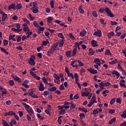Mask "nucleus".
Masks as SVG:
<instances>
[{
    "instance_id": "obj_1",
    "label": "nucleus",
    "mask_w": 126,
    "mask_h": 126,
    "mask_svg": "<svg viewBox=\"0 0 126 126\" xmlns=\"http://www.w3.org/2000/svg\"><path fill=\"white\" fill-rule=\"evenodd\" d=\"M22 104L25 107L27 112H28L30 116H32V115H34V111H33V109H32V108L29 106V105L25 102H22Z\"/></svg>"
},
{
    "instance_id": "obj_2",
    "label": "nucleus",
    "mask_w": 126,
    "mask_h": 126,
    "mask_svg": "<svg viewBox=\"0 0 126 126\" xmlns=\"http://www.w3.org/2000/svg\"><path fill=\"white\" fill-rule=\"evenodd\" d=\"M36 60V57L35 56L32 55L31 57L30 60L29 61V63L31 65H35L36 63H35V61Z\"/></svg>"
},
{
    "instance_id": "obj_3",
    "label": "nucleus",
    "mask_w": 126,
    "mask_h": 126,
    "mask_svg": "<svg viewBox=\"0 0 126 126\" xmlns=\"http://www.w3.org/2000/svg\"><path fill=\"white\" fill-rule=\"evenodd\" d=\"M104 11L110 17H114L115 16L114 14L112 13V11H111L110 8L108 7H105Z\"/></svg>"
},
{
    "instance_id": "obj_4",
    "label": "nucleus",
    "mask_w": 126,
    "mask_h": 126,
    "mask_svg": "<svg viewBox=\"0 0 126 126\" xmlns=\"http://www.w3.org/2000/svg\"><path fill=\"white\" fill-rule=\"evenodd\" d=\"M74 76L75 77L76 83L77 84L78 88L79 89H81V85H80L79 82H78V80H79V76H78L77 73H75Z\"/></svg>"
},
{
    "instance_id": "obj_5",
    "label": "nucleus",
    "mask_w": 126,
    "mask_h": 126,
    "mask_svg": "<svg viewBox=\"0 0 126 126\" xmlns=\"http://www.w3.org/2000/svg\"><path fill=\"white\" fill-rule=\"evenodd\" d=\"M29 6H31L33 8H38V6H39V4H38L36 2H32L29 3Z\"/></svg>"
},
{
    "instance_id": "obj_6",
    "label": "nucleus",
    "mask_w": 126,
    "mask_h": 126,
    "mask_svg": "<svg viewBox=\"0 0 126 126\" xmlns=\"http://www.w3.org/2000/svg\"><path fill=\"white\" fill-rule=\"evenodd\" d=\"M0 13L2 15V22H4V21H5L6 20V18L7 17V14L4 13L2 10H0Z\"/></svg>"
},
{
    "instance_id": "obj_7",
    "label": "nucleus",
    "mask_w": 126,
    "mask_h": 126,
    "mask_svg": "<svg viewBox=\"0 0 126 126\" xmlns=\"http://www.w3.org/2000/svg\"><path fill=\"white\" fill-rule=\"evenodd\" d=\"M94 36H97V37H102V32L101 30H97V31H95L93 33Z\"/></svg>"
},
{
    "instance_id": "obj_8",
    "label": "nucleus",
    "mask_w": 126,
    "mask_h": 126,
    "mask_svg": "<svg viewBox=\"0 0 126 126\" xmlns=\"http://www.w3.org/2000/svg\"><path fill=\"white\" fill-rule=\"evenodd\" d=\"M87 70L92 74H96V73H98V71H97V70L94 69L91 67H90V68H88Z\"/></svg>"
},
{
    "instance_id": "obj_9",
    "label": "nucleus",
    "mask_w": 126,
    "mask_h": 126,
    "mask_svg": "<svg viewBox=\"0 0 126 126\" xmlns=\"http://www.w3.org/2000/svg\"><path fill=\"white\" fill-rule=\"evenodd\" d=\"M29 96H31V97H32V98H34V99H38V98H39V97L37 95L33 93V91H31L29 93Z\"/></svg>"
},
{
    "instance_id": "obj_10",
    "label": "nucleus",
    "mask_w": 126,
    "mask_h": 126,
    "mask_svg": "<svg viewBox=\"0 0 126 126\" xmlns=\"http://www.w3.org/2000/svg\"><path fill=\"white\" fill-rule=\"evenodd\" d=\"M57 47L58 44H55L54 45L52 46L50 48V54H54Z\"/></svg>"
},
{
    "instance_id": "obj_11",
    "label": "nucleus",
    "mask_w": 126,
    "mask_h": 126,
    "mask_svg": "<svg viewBox=\"0 0 126 126\" xmlns=\"http://www.w3.org/2000/svg\"><path fill=\"white\" fill-rule=\"evenodd\" d=\"M12 77L13 78V79L17 82H21V79L15 75H12Z\"/></svg>"
},
{
    "instance_id": "obj_12",
    "label": "nucleus",
    "mask_w": 126,
    "mask_h": 126,
    "mask_svg": "<svg viewBox=\"0 0 126 126\" xmlns=\"http://www.w3.org/2000/svg\"><path fill=\"white\" fill-rule=\"evenodd\" d=\"M38 90L39 91H44V90H45V87L44 86V84H43V83H40Z\"/></svg>"
},
{
    "instance_id": "obj_13",
    "label": "nucleus",
    "mask_w": 126,
    "mask_h": 126,
    "mask_svg": "<svg viewBox=\"0 0 126 126\" xmlns=\"http://www.w3.org/2000/svg\"><path fill=\"white\" fill-rule=\"evenodd\" d=\"M29 83V81L26 80L24 81V83H22L23 86H24L25 88H28L29 87V85H27Z\"/></svg>"
},
{
    "instance_id": "obj_14",
    "label": "nucleus",
    "mask_w": 126,
    "mask_h": 126,
    "mask_svg": "<svg viewBox=\"0 0 126 126\" xmlns=\"http://www.w3.org/2000/svg\"><path fill=\"white\" fill-rule=\"evenodd\" d=\"M91 44H92V46L94 47H98V42L95 40H93L92 41Z\"/></svg>"
},
{
    "instance_id": "obj_15",
    "label": "nucleus",
    "mask_w": 126,
    "mask_h": 126,
    "mask_svg": "<svg viewBox=\"0 0 126 126\" xmlns=\"http://www.w3.org/2000/svg\"><path fill=\"white\" fill-rule=\"evenodd\" d=\"M8 9H13V10H15V3H12L8 6Z\"/></svg>"
},
{
    "instance_id": "obj_16",
    "label": "nucleus",
    "mask_w": 126,
    "mask_h": 126,
    "mask_svg": "<svg viewBox=\"0 0 126 126\" xmlns=\"http://www.w3.org/2000/svg\"><path fill=\"white\" fill-rule=\"evenodd\" d=\"M112 74H115V75H116V78L117 79H119V77H120V74L119 72H118V71L114 70L112 72Z\"/></svg>"
},
{
    "instance_id": "obj_17",
    "label": "nucleus",
    "mask_w": 126,
    "mask_h": 126,
    "mask_svg": "<svg viewBox=\"0 0 126 126\" xmlns=\"http://www.w3.org/2000/svg\"><path fill=\"white\" fill-rule=\"evenodd\" d=\"M21 8H22V4L21 3H18L15 6V9H17V10L21 9Z\"/></svg>"
},
{
    "instance_id": "obj_18",
    "label": "nucleus",
    "mask_w": 126,
    "mask_h": 126,
    "mask_svg": "<svg viewBox=\"0 0 126 126\" xmlns=\"http://www.w3.org/2000/svg\"><path fill=\"white\" fill-rule=\"evenodd\" d=\"M113 36H115V33L114 32H111L107 34V37L109 39H111Z\"/></svg>"
},
{
    "instance_id": "obj_19",
    "label": "nucleus",
    "mask_w": 126,
    "mask_h": 126,
    "mask_svg": "<svg viewBox=\"0 0 126 126\" xmlns=\"http://www.w3.org/2000/svg\"><path fill=\"white\" fill-rule=\"evenodd\" d=\"M15 113L13 112V111H10L9 112L5 113L4 116H14Z\"/></svg>"
},
{
    "instance_id": "obj_20",
    "label": "nucleus",
    "mask_w": 126,
    "mask_h": 126,
    "mask_svg": "<svg viewBox=\"0 0 126 126\" xmlns=\"http://www.w3.org/2000/svg\"><path fill=\"white\" fill-rule=\"evenodd\" d=\"M85 35H86V31H85V30H84L80 32V36L81 37H84Z\"/></svg>"
},
{
    "instance_id": "obj_21",
    "label": "nucleus",
    "mask_w": 126,
    "mask_h": 126,
    "mask_svg": "<svg viewBox=\"0 0 126 126\" xmlns=\"http://www.w3.org/2000/svg\"><path fill=\"white\" fill-rule=\"evenodd\" d=\"M64 109H69V103L68 102H65L64 103Z\"/></svg>"
},
{
    "instance_id": "obj_22",
    "label": "nucleus",
    "mask_w": 126,
    "mask_h": 126,
    "mask_svg": "<svg viewBox=\"0 0 126 126\" xmlns=\"http://www.w3.org/2000/svg\"><path fill=\"white\" fill-rule=\"evenodd\" d=\"M89 55L91 56H93L95 54V51H93V49L90 48L89 49Z\"/></svg>"
},
{
    "instance_id": "obj_23",
    "label": "nucleus",
    "mask_w": 126,
    "mask_h": 126,
    "mask_svg": "<svg viewBox=\"0 0 126 126\" xmlns=\"http://www.w3.org/2000/svg\"><path fill=\"white\" fill-rule=\"evenodd\" d=\"M91 102L94 104V103H97V100H96V96L95 95H93L91 100Z\"/></svg>"
},
{
    "instance_id": "obj_24",
    "label": "nucleus",
    "mask_w": 126,
    "mask_h": 126,
    "mask_svg": "<svg viewBox=\"0 0 126 126\" xmlns=\"http://www.w3.org/2000/svg\"><path fill=\"white\" fill-rule=\"evenodd\" d=\"M78 10L81 14H83V13H84V10L83 9H82V5H81L79 6Z\"/></svg>"
},
{
    "instance_id": "obj_25",
    "label": "nucleus",
    "mask_w": 126,
    "mask_h": 126,
    "mask_svg": "<svg viewBox=\"0 0 126 126\" xmlns=\"http://www.w3.org/2000/svg\"><path fill=\"white\" fill-rule=\"evenodd\" d=\"M66 54V56L67 58H70V57H71V50H70L69 51H67L65 52Z\"/></svg>"
},
{
    "instance_id": "obj_26",
    "label": "nucleus",
    "mask_w": 126,
    "mask_h": 126,
    "mask_svg": "<svg viewBox=\"0 0 126 126\" xmlns=\"http://www.w3.org/2000/svg\"><path fill=\"white\" fill-rule=\"evenodd\" d=\"M104 55L105 56H112V53L110 51L109 49L106 50L105 51Z\"/></svg>"
},
{
    "instance_id": "obj_27",
    "label": "nucleus",
    "mask_w": 126,
    "mask_h": 126,
    "mask_svg": "<svg viewBox=\"0 0 126 126\" xmlns=\"http://www.w3.org/2000/svg\"><path fill=\"white\" fill-rule=\"evenodd\" d=\"M11 30L12 31H13L14 32H21V31H22V29H16L15 28H11Z\"/></svg>"
},
{
    "instance_id": "obj_28",
    "label": "nucleus",
    "mask_w": 126,
    "mask_h": 126,
    "mask_svg": "<svg viewBox=\"0 0 126 126\" xmlns=\"http://www.w3.org/2000/svg\"><path fill=\"white\" fill-rule=\"evenodd\" d=\"M83 43H84V41H81L79 42H75V45H76V47H79L81 44H83Z\"/></svg>"
},
{
    "instance_id": "obj_29",
    "label": "nucleus",
    "mask_w": 126,
    "mask_h": 126,
    "mask_svg": "<svg viewBox=\"0 0 126 126\" xmlns=\"http://www.w3.org/2000/svg\"><path fill=\"white\" fill-rule=\"evenodd\" d=\"M77 52V48H74V49L72 51V57H74V56H75V55H76Z\"/></svg>"
},
{
    "instance_id": "obj_30",
    "label": "nucleus",
    "mask_w": 126,
    "mask_h": 126,
    "mask_svg": "<svg viewBox=\"0 0 126 126\" xmlns=\"http://www.w3.org/2000/svg\"><path fill=\"white\" fill-rule=\"evenodd\" d=\"M36 116L38 119H39V120H40V121H43L44 119H45L44 117L41 116L39 114H37Z\"/></svg>"
},
{
    "instance_id": "obj_31",
    "label": "nucleus",
    "mask_w": 126,
    "mask_h": 126,
    "mask_svg": "<svg viewBox=\"0 0 126 126\" xmlns=\"http://www.w3.org/2000/svg\"><path fill=\"white\" fill-rule=\"evenodd\" d=\"M53 20H54V18L53 17H49L47 18V22H48V23H52Z\"/></svg>"
},
{
    "instance_id": "obj_32",
    "label": "nucleus",
    "mask_w": 126,
    "mask_h": 126,
    "mask_svg": "<svg viewBox=\"0 0 126 126\" xmlns=\"http://www.w3.org/2000/svg\"><path fill=\"white\" fill-rule=\"evenodd\" d=\"M21 37H22V35H19L16 36L17 43H19V42L21 41Z\"/></svg>"
},
{
    "instance_id": "obj_33",
    "label": "nucleus",
    "mask_w": 126,
    "mask_h": 126,
    "mask_svg": "<svg viewBox=\"0 0 126 126\" xmlns=\"http://www.w3.org/2000/svg\"><path fill=\"white\" fill-rule=\"evenodd\" d=\"M118 62V59H116L115 60H113L111 62H109V64H115V63H117Z\"/></svg>"
},
{
    "instance_id": "obj_34",
    "label": "nucleus",
    "mask_w": 126,
    "mask_h": 126,
    "mask_svg": "<svg viewBox=\"0 0 126 126\" xmlns=\"http://www.w3.org/2000/svg\"><path fill=\"white\" fill-rule=\"evenodd\" d=\"M110 93V91L109 90H105L102 92V95H103L104 97L107 96V94Z\"/></svg>"
},
{
    "instance_id": "obj_35",
    "label": "nucleus",
    "mask_w": 126,
    "mask_h": 126,
    "mask_svg": "<svg viewBox=\"0 0 126 126\" xmlns=\"http://www.w3.org/2000/svg\"><path fill=\"white\" fill-rule=\"evenodd\" d=\"M68 77H71L72 79H74V77L73 76V74L72 73H70V72H69L68 73H67Z\"/></svg>"
},
{
    "instance_id": "obj_36",
    "label": "nucleus",
    "mask_w": 126,
    "mask_h": 126,
    "mask_svg": "<svg viewBox=\"0 0 126 126\" xmlns=\"http://www.w3.org/2000/svg\"><path fill=\"white\" fill-rule=\"evenodd\" d=\"M0 51H1V52H3V53H5V54H6V55H8L9 53L8 52L6 51V50H5V49L0 47Z\"/></svg>"
},
{
    "instance_id": "obj_37",
    "label": "nucleus",
    "mask_w": 126,
    "mask_h": 126,
    "mask_svg": "<svg viewBox=\"0 0 126 126\" xmlns=\"http://www.w3.org/2000/svg\"><path fill=\"white\" fill-rule=\"evenodd\" d=\"M115 122H116V118H113L110 121H109L108 124L109 125H113Z\"/></svg>"
},
{
    "instance_id": "obj_38",
    "label": "nucleus",
    "mask_w": 126,
    "mask_h": 126,
    "mask_svg": "<svg viewBox=\"0 0 126 126\" xmlns=\"http://www.w3.org/2000/svg\"><path fill=\"white\" fill-rule=\"evenodd\" d=\"M32 9L33 13H38V12H39V9H38L37 8H33Z\"/></svg>"
},
{
    "instance_id": "obj_39",
    "label": "nucleus",
    "mask_w": 126,
    "mask_h": 126,
    "mask_svg": "<svg viewBox=\"0 0 126 126\" xmlns=\"http://www.w3.org/2000/svg\"><path fill=\"white\" fill-rule=\"evenodd\" d=\"M23 30H24V32H26V33H27L28 32H29V31H30L29 27H24Z\"/></svg>"
},
{
    "instance_id": "obj_40",
    "label": "nucleus",
    "mask_w": 126,
    "mask_h": 126,
    "mask_svg": "<svg viewBox=\"0 0 126 126\" xmlns=\"http://www.w3.org/2000/svg\"><path fill=\"white\" fill-rule=\"evenodd\" d=\"M92 15L94 16V17H98V14L97 13V12L96 11H93L92 12Z\"/></svg>"
},
{
    "instance_id": "obj_41",
    "label": "nucleus",
    "mask_w": 126,
    "mask_h": 126,
    "mask_svg": "<svg viewBox=\"0 0 126 126\" xmlns=\"http://www.w3.org/2000/svg\"><path fill=\"white\" fill-rule=\"evenodd\" d=\"M42 80L43 81L44 83H45V85H48V81L47 80V79L45 78V77H42Z\"/></svg>"
},
{
    "instance_id": "obj_42",
    "label": "nucleus",
    "mask_w": 126,
    "mask_h": 126,
    "mask_svg": "<svg viewBox=\"0 0 126 126\" xmlns=\"http://www.w3.org/2000/svg\"><path fill=\"white\" fill-rule=\"evenodd\" d=\"M78 110L79 111H81L82 112H83L84 113H87V109H86V108H79Z\"/></svg>"
},
{
    "instance_id": "obj_43",
    "label": "nucleus",
    "mask_w": 126,
    "mask_h": 126,
    "mask_svg": "<svg viewBox=\"0 0 126 126\" xmlns=\"http://www.w3.org/2000/svg\"><path fill=\"white\" fill-rule=\"evenodd\" d=\"M64 43V42H63V39H62L61 41H60L59 42V47L62 48V47H63V46Z\"/></svg>"
},
{
    "instance_id": "obj_44",
    "label": "nucleus",
    "mask_w": 126,
    "mask_h": 126,
    "mask_svg": "<svg viewBox=\"0 0 126 126\" xmlns=\"http://www.w3.org/2000/svg\"><path fill=\"white\" fill-rule=\"evenodd\" d=\"M121 117H122V118H123V119H126V109L123 113V114L121 116Z\"/></svg>"
},
{
    "instance_id": "obj_45",
    "label": "nucleus",
    "mask_w": 126,
    "mask_h": 126,
    "mask_svg": "<svg viewBox=\"0 0 126 126\" xmlns=\"http://www.w3.org/2000/svg\"><path fill=\"white\" fill-rule=\"evenodd\" d=\"M89 93L87 92H83V93H81V96H82L83 97H84V96H86V97H87V96H88V94Z\"/></svg>"
},
{
    "instance_id": "obj_46",
    "label": "nucleus",
    "mask_w": 126,
    "mask_h": 126,
    "mask_svg": "<svg viewBox=\"0 0 126 126\" xmlns=\"http://www.w3.org/2000/svg\"><path fill=\"white\" fill-rule=\"evenodd\" d=\"M79 117L81 120H83V119H85V115L84 113H81L79 115Z\"/></svg>"
},
{
    "instance_id": "obj_47",
    "label": "nucleus",
    "mask_w": 126,
    "mask_h": 126,
    "mask_svg": "<svg viewBox=\"0 0 126 126\" xmlns=\"http://www.w3.org/2000/svg\"><path fill=\"white\" fill-rule=\"evenodd\" d=\"M22 20L25 22V23H26L27 24H30V22H29L27 19L22 18Z\"/></svg>"
},
{
    "instance_id": "obj_48",
    "label": "nucleus",
    "mask_w": 126,
    "mask_h": 126,
    "mask_svg": "<svg viewBox=\"0 0 126 126\" xmlns=\"http://www.w3.org/2000/svg\"><path fill=\"white\" fill-rule=\"evenodd\" d=\"M69 37L71 40H75V37L73 36V34H72V33H69Z\"/></svg>"
},
{
    "instance_id": "obj_49",
    "label": "nucleus",
    "mask_w": 126,
    "mask_h": 126,
    "mask_svg": "<svg viewBox=\"0 0 126 126\" xmlns=\"http://www.w3.org/2000/svg\"><path fill=\"white\" fill-rule=\"evenodd\" d=\"M57 90V87H53L50 89V92H54Z\"/></svg>"
},
{
    "instance_id": "obj_50",
    "label": "nucleus",
    "mask_w": 126,
    "mask_h": 126,
    "mask_svg": "<svg viewBox=\"0 0 126 126\" xmlns=\"http://www.w3.org/2000/svg\"><path fill=\"white\" fill-rule=\"evenodd\" d=\"M115 102H116V99L115 98H112L110 101V105L115 104Z\"/></svg>"
},
{
    "instance_id": "obj_51",
    "label": "nucleus",
    "mask_w": 126,
    "mask_h": 126,
    "mask_svg": "<svg viewBox=\"0 0 126 126\" xmlns=\"http://www.w3.org/2000/svg\"><path fill=\"white\" fill-rule=\"evenodd\" d=\"M2 124L3 125V126H9V125L7 124V122H6V121L3 120Z\"/></svg>"
},
{
    "instance_id": "obj_52",
    "label": "nucleus",
    "mask_w": 126,
    "mask_h": 126,
    "mask_svg": "<svg viewBox=\"0 0 126 126\" xmlns=\"http://www.w3.org/2000/svg\"><path fill=\"white\" fill-rule=\"evenodd\" d=\"M77 62L79 63V66H83L84 65V63H83L80 60H78Z\"/></svg>"
},
{
    "instance_id": "obj_53",
    "label": "nucleus",
    "mask_w": 126,
    "mask_h": 126,
    "mask_svg": "<svg viewBox=\"0 0 126 126\" xmlns=\"http://www.w3.org/2000/svg\"><path fill=\"white\" fill-rule=\"evenodd\" d=\"M30 74H31V75H32V76H33L34 78V77H36V74L35 73H34V72L31 71V70H30Z\"/></svg>"
},
{
    "instance_id": "obj_54",
    "label": "nucleus",
    "mask_w": 126,
    "mask_h": 126,
    "mask_svg": "<svg viewBox=\"0 0 126 126\" xmlns=\"http://www.w3.org/2000/svg\"><path fill=\"white\" fill-rule=\"evenodd\" d=\"M58 36L59 38H61V39H64V37L63 36V34L62 33H59L58 34Z\"/></svg>"
},
{
    "instance_id": "obj_55",
    "label": "nucleus",
    "mask_w": 126,
    "mask_h": 126,
    "mask_svg": "<svg viewBox=\"0 0 126 126\" xmlns=\"http://www.w3.org/2000/svg\"><path fill=\"white\" fill-rule=\"evenodd\" d=\"M9 84L10 86H13L14 85V81L13 80H11L9 81Z\"/></svg>"
},
{
    "instance_id": "obj_56",
    "label": "nucleus",
    "mask_w": 126,
    "mask_h": 126,
    "mask_svg": "<svg viewBox=\"0 0 126 126\" xmlns=\"http://www.w3.org/2000/svg\"><path fill=\"white\" fill-rule=\"evenodd\" d=\"M105 49L104 47H102V48H101L100 49H98V50H96L95 52H99V53H102L103 52H104V49Z\"/></svg>"
},
{
    "instance_id": "obj_57",
    "label": "nucleus",
    "mask_w": 126,
    "mask_h": 126,
    "mask_svg": "<svg viewBox=\"0 0 126 126\" xmlns=\"http://www.w3.org/2000/svg\"><path fill=\"white\" fill-rule=\"evenodd\" d=\"M49 43V40L48 39H46V41H43L42 44L43 45H44V46H47V45H48Z\"/></svg>"
},
{
    "instance_id": "obj_58",
    "label": "nucleus",
    "mask_w": 126,
    "mask_h": 126,
    "mask_svg": "<svg viewBox=\"0 0 126 126\" xmlns=\"http://www.w3.org/2000/svg\"><path fill=\"white\" fill-rule=\"evenodd\" d=\"M100 61L99 58H95L94 59V63H100Z\"/></svg>"
},
{
    "instance_id": "obj_59",
    "label": "nucleus",
    "mask_w": 126,
    "mask_h": 126,
    "mask_svg": "<svg viewBox=\"0 0 126 126\" xmlns=\"http://www.w3.org/2000/svg\"><path fill=\"white\" fill-rule=\"evenodd\" d=\"M33 25L34 27H36V28H39V25H38V23H37V21H34L33 22Z\"/></svg>"
},
{
    "instance_id": "obj_60",
    "label": "nucleus",
    "mask_w": 126,
    "mask_h": 126,
    "mask_svg": "<svg viewBox=\"0 0 126 126\" xmlns=\"http://www.w3.org/2000/svg\"><path fill=\"white\" fill-rule=\"evenodd\" d=\"M61 119H62V116H60L58 119L57 122L59 125H62V120Z\"/></svg>"
},
{
    "instance_id": "obj_61",
    "label": "nucleus",
    "mask_w": 126,
    "mask_h": 126,
    "mask_svg": "<svg viewBox=\"0 0 126 126\" xmlns=\"http://www.w3.org/2000/svg\"><path fill=\"white\" fill-rule=\"evenodd\" d=\"M60 115H64L65 114V109H63L60 111Z\"/></svg>"
},
{
    "instance_id": "obj_62",
    "label": "nucleus",
    "mask_w": 126,
    "mask_h": 126,
    "mask_svg": "<svg viewBox=\"0 0 126 126\" xmlns=\"http://www.w3.org/2000/svg\"><path fill=\"white\" fill-rule=\"evenodd\" d=\"M50 74V72H47L46 71H45V72L43 73V75L44 76H48Z\"/></svg>"
},
{
    "instance_id": "obj_63",
    "label": "nucleus",
    "mask_w": 126,
    "mask_h": 126,
    "mask_svg": "<svg viewBox=\"0 0 126 126\" xmlns=\"http://www.w3.org/2000/svg\"><path fill=\"white\" fill-rule=\"evenodd\" d=\"M54 0H51L50 2V5H51V7L52 8H54Z\"/></svg>"
},
{
    "instance_id": "obj_64",
    "label": "nucleus",
    "mask_w": 126,
    "mask_h": 126,
    "mask_svg": "<svg viewBox=\"0 0 126 126\" xmlns=\"http://www.w3.org/2000/svg\"><path fill=\"white\" fill-rule=\"evenodd\" d=\"M53 77L55 79H60V76H59L57 74H53Z\"/></svg>"
}]
</instances>
